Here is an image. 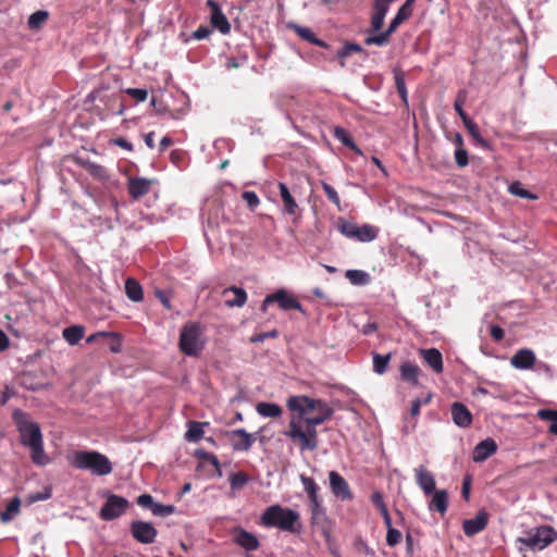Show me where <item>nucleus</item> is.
<instances>
[{
	"label": "nucleus",
	"instance_id": "nucleus-1",
	"mask_svg": "<svg viewBox=\"0 0 557 557\" xmlns=\"http://www.w3.org/2000/svg\"><path fill=\"white\" fill-rule=\"evenodd\" d=\"M12 418L20 433L21 444L30 450L32 461L38 466H46L49 462V457L44 449L40 425L21 409H15Z\"/></svg>",
	"mask_w": 557,
	"mask_h": 557
},
{
	"label": "nucleus",
	"instance_id": "nucleus-2",
	"mask_svg": "<svg viewBox=\"0 0 557 557\" xmlns=\"http://www.w3.org/2000/svg\"><path fill=\"white\" fill-rule=\"evenodd\" d=\"M283 434L298 447L301 453L315 450L319 446L317 426L311 423L309 418L290 414L288 426Z\"/></svg>",
	"mask_w": 557,
	"mask_h": 557
},
{
	"label": "nucleus",
	"instance_id": "nucleus-3",
	"mask_svg": "<svg viewBox=\"0 0 557 557\" xmlns=\"http://www.w3.org/2000/svg\"><path fill=\"white\" fill-rule=\"evenodd\" d=\"M260 523L264 528H276L292 534H300L302 531L300 513L278 504L271 505L264 509L260 517Z\"/></svg>",
	"mask_w": 557,
	"mask_h": 557
},
{
	"label": "nucleus",
	"instance_id": "nucleus-4",
	"mask_svg": "<svg viewBox=\"0 0 557 557\" xmlns=\"http://www.w3.org/2000/svg\"><path fill=\"white\" fill-rule=\"evenodd\" d=\"M71 462L76 469L88 470L94 475H108L112 472L109 458L96 450H78Z\"/></svg>",
	"mask_w": 557,
	"mask_h": 557
},
{
	"label": "nucleus",
	"instance_id": "nucleus-5",
	"mask_svg": "<svg viewBox=\"0 0 557 557\" xmlns=\"http://www.w3.org/2000/svg\"><path fill=\"white\" fill-rule=\"evenodd\" d=\"M206 339L197 322L184 324L180 334L178 347L188 357H198L205 348Z\"/></svg>",
	"mask_w": 557,
	"mask_h": 557
},
{
	"label": "nucleus",
	"instance_id": "nucleus-6",
	"mask_svg": "<svg viewBox=\"0 0 557 557\" xmlns=\"http://www.w3.org/2000/svg\"><path fill=\"white\" fill-rule=\"evenodd\" d=\"M557 540V532L549 525H541L524 532L517 541L531 550H542Z\"/></svg>",
	"mask_w": 557,
	"mask_h": 557
},
{
	"label": "nucleus",
	"instance_id": "nucleus-7",
	"mask_svg": "<svg viewBox=\"0 0 557 557\" xmlns=\"http://www.w3.org/2000/svg\"><path fill=\"white\" fill-rule=\"evenodd\" d=\"M338 230L347 238L356 239L361 243H369L377 237V230L370 224L358 226L348 221H341Z\"/></svg>",
	"mask_w": 557,
	"mask_h": 557
},
{
	"label": "nucleus",
	"instance_id": "nucleus-8",
	"mask_svg": "<svg viewBox=\"0 0 557 557\" xmlns=\"http://www.w3.org/2000/svg\"><path fill=\"white\" fill-rule=\"evenodd\" d=\"M323 400L310 398L305 395L290 396L286 406L292 416H301V418H310V411H317Z\"/></svg>",
	"mask_w": 557,
	"mask_h": 557
},
{
	"label": "nucleus",
	"instance_id": "nucleus-9",
	"mask_svg": "<svg viewBox=\"0 0 557 557\" xmlns=\"http://www.w3.org/2000/svg\"><path fill=\"white\" fill-rule=\"evenodd\" d=\"M129 503L126 498L115 494H108L107 502L100 509V518L104 521H111L121 517L127 509Z\"/></svg>",
	"mask_w": 557,
	"mask_h": 557
},
{
	"label": "nucleus",
	"instance_id": "nucleus-10",
	"mask_svg": "<svg viewBox=\"0 0 557 557\" xmlns=\"http://www.w3.org/2000/svg\"><path fill=\"white\" fill-rule=\"evenodd\" d=\"M131 533L137 542L143 544L153 543L158 535V531L152 523L139 520L132 522Z\"/></svg>",
	"mask_w": 557,
	"mask_h": 557
},
{
	"label": "nucleus",
	"instance_id": "nucleus-11",
	"mask_svg": "<svg viewBox=\"0 0 557 557\" xmlns=\"http://www.w3.org/2000/svg\"><path fill=\"white\" fill-rule=\"evenodd\" d=\"M267 302H277L278 307L285 311L294 309L304 312V308L297 298L285 289H278L268 295Z\"/></svg>",
	"mask_w": 557,
	"mask_h": 557
},
{
	"label": "nucleus",
	"instance_id": "nucleus-12",
	"mask_svg": "<svg viewBox=\"0 0 557 557\" xmlns=\"http://www.w3.org/2000/svg\"><path fill=\"white\" fill-rule=\"evenodd\" d=\"M207 5L211 11L210 22L212 26L219 29L223 35L228 34L231 32V24L222 12L219 3L214 0H208Z\"/></svg>",
	"mask_w": 557,
	"mask_h": 557
},
{
	"label": "nucleus",
	"instance_id": "nucleus-13",
	"mask_svg": "<svg viewBox=\"0 0 557 557\" xmlns=\"http://www.w3.org/2000/svg\"><path fill=\"white\" fill-rule=\"evenodd\" d=\"M330 487L332 493L343 500L351 499L352 494L346 480L336 471L329 473Z\"/></svg>",
	"mask_w": 557,
	"mask_h": 557
},
{
	"label": "nucleus",
	"instance_id": "nucleus-14",
	"mask_svg": "<svg viewBox=\"0 0 557 557\" xmlns=\"http://www.w3.org/2000/svg\"><path fill=\"white\" fill-rule=\"evenodd\" d=\"M536 362V356L530 348H522L510 358V364L518 370H529Z\"/></svg>",
	"mask_w": 557,
	"mask_h": 557
},
{
	"label": "nucleus",
	"instance_id": "nucleus-15",
	"mask_svg": "<svg viewBox=\"0 0 557 557\" xmlns=\"http://www.w3.org/2000/svg\"><path fill=\"white\" fill-rule=\"evenodd\" d=\"M416 482L425 495L435 492V478L424 466H420L414 470Z\"/></svg>",
	"mask_w": 557,
	"mask_h": 557
},
{
	"label": "nucleus",
	"instance_id": "nucleus-16",
	"mask_svg": "<svg viewBox=\"0 0 557 557\" xmlns=\"http://www.w3.org/2000/svg\"><path fill=\"white\" fill-rule=\"evenodd\" d=\"M497 450L496 442L487 437L475 445L472 451V459L475 462H482L495 454Z\"/></svg>",
	"mask_w": 557,
	"mask_h": 557
},
{
	"label": "nucleus",
	"instance_id": "nucleus-17",
	"mask_svg": "<svg viewBox=\"0 0 557 557\" xmlns=\"http://www.w3.org/2000/svg\"><path fill=\"white\" fill-rule=\"evenodd\" d=\"M280 196L283 201L284 212L295 219L299 218L300 210L288 187L284 183L278 184Z\"/></svg>",
	"mask_w": 557,
	"mask_h": 557
},
{
	"label": "nucleus",
	"instance_id": "nucleus-18",
	"mask_svg": "<svg viewBox=\"0 0 557 557\" xmlns=\"http://www.w3.org/2000/svg\"><path fill=\"white\" fill-rule=\"evenodd\" d=\"M487 513L479 512L474 518L463 521L462 529L467 536H473L483 531L487 525Z\"/></svg>",
	"mask_w": 557,
	"mask_h": 557
},
{
	"label": "nucleus",
	"instance_id": "nucleus-19",
	"mask_svg": "<svg viewBox=\"0 0 557 557\" xmlns=\"http://www.w3.org/2000/svg\"><path fill=\"white\" fill-rule=\"evenodd\" d=\"M152 183H154V180H148L140 176H129L128 191L134 199H138L149 191Z\"/></svg>",
	"mask_w": 557,
	"mask_h": 557
},
{
	"label": "nucleus",
	"instance_id": "nucleus-20",
	"mask_svg": "<svg viewBox=\"0 0 557 557\" xmlns=\"http://www.w3.org/2000/svg\"><path fill=\"white\" fill-rule=\"evenodd\" d=\"M451 418L454 423L460 428H468L472 423L471 411L458 401L451 405Z\"/></svg>",
	"mask_w": 557,
	"mask_h": 557
},
{
	"label": "nucleus",
	"instance_id": "nucleus-21",
	"mask_svg": "<svg viewBox=\"0 0 557 557\" xmlns=\"http://www.w3.org/2000/svg\"><path fill=\"white\" fill-rule=\"evenodd\" d=\"M420 356L424 360V362L435 372V373H442L443 372V357L438 349L436 348H429V349H421Z\"/></svg>",
	"mask_w": 557,
	"mask_h": 557
},
{
	"label": "nucleus",
	"instance_id": "nucleus-22",
	"mask_svg": "<svg viewBox=\"0 0 557 557\" xmlns=\"http://www.w3.org/2000/svg\"><path fill=\"white\" fill-rule=\"evenodd\" d=\"M234 540L240 547L245 548L246 550L252 552L258 549L260 546L257 536L244 529H238L235 531Z\"/></svg>",
	"mask_w": 557,
	"mask_h": 557
},
{
	"label": "nucleus",
	"instance_id": "nucleus-23",
	"mask_svg": "<svg viewBox=\"0 0 557 557\" xmlns=\"http://www.w3.org/2000/svg\"><path fill=\"white\" fill-rule=\"evenodd\" d=\"M289 28L292 30H294L301 39H304L312 45H315L321 48L329 47V45L325 41L319 39L309 27H305V26H300L298 24L292 23V24H289Z\"/></svg>",
	"mask_w": 557,
	"mask_h": 557
},
{
	"label": "nucleus",
	"instance_id": "nucleus-24",
	"mask_svg": "<svg viewBox=\"0 0 557 557\" xmlns=\"http://www.w3.org/2000/svg\"><path fill=\"white\" fill-rule=\"evenodd\" d=\"M420 373V368L410 361L404 362L400 366L401 380L412 385H418Z\"/></svg>",
	"mask_w": 557,
	"mask_h": 557
},
{
	"label": "nucleus",
	"instance_id": "nucleus-25",
	"mask_svg": "<svg viewBox=\"0 0 557 557\" xmlns=\"http://www.w3.org/2000/svg\"><path fill=\"white\" fill-rule=\"evenodd\" d=\"M433 497L429 503L430 510H436L441 515H444L448 508V494L445 490H440L432 493Z\"/></svg>",
	"mask_w": 557,
	"mask_h": 557
},
{
	"label": "nucleus",
	"instance_id": "nucleus-26",
	"mask_svg": "<svg viewBox=\"0 0 557 557\" xmlns=\"http://www.w3.org/2000/svg\"><path fill=\"white\" fill-rule=\"evenodd\" d=\"M233 436H239L240 441L233 443L234 450L247 451L252 446L255 438L245 429H236L231 432Z\"/></svg>",
	"mask_w": 557,
	"mask_h": 557
},
{
	"label": "nucleus",
	"instance_id": "nucleus-27",
	"mask_svg": "<svg viewBox=\"0 0 557 557\" xmlns=\"http://www.w3.org/2000/svg\"><path fill=\"white\" fill-rule=\"evenodd\" d=\"M233 293L234 298L233 299H226L225 305L228 308H240L243 307L247 301V293L244 288L237 287V286H230L223 290V295H226L227 293Z\"/></svg>",
	"mask_w": 557,
	"mask_h": 557
},
{
	"label": "nucleus",
	"instance_id": "nucleus-28",
	"mask_svg": "<svg viewBox=\"0 0 557 557\" xmlns=\"http://www.w3.org/2000/svg\"><path fill=\"white\" fill-rule=\"evenodd\" d=\"M256 411L259 416L264 418H281L283 409L280 405L274 403L260 401L256 405Z\"/></svg>",
	"mask_w": 557,
	"mask_h": 557
},
{
	"label": "nucleus",
	"instance_id": "nucleus-29",
	"mask_svg": "<svg viewBox=\"0 0 557 557\" xmlns=\"http://www.w3.org/2000/svg\"><path fill=\"white\" fill-rule=\"evenodd\" d=\"M208 423L198 422V421H189L187 423V431L185 433V440L189 443H196L203 437L205 431L203 426Z\"/></svg>",
	"mask_w": 557,
	"mask_h": 557
},
{
	"label": "nucleus",
	"instance_id": "nucleus-30",
	"mask_svg": "<svg viewBox=\"0 0 557 557\" xmlns=\"http://www.w3.org/2000/svg\"><path fill=\"white\" fill-rule=\"evenodd\" d=\"M125 293L128 299L135 302L141 301L144 298L141 285L132 277H128L125 282Z\"/></svg>",
	"mask_w": 557,
	"mask_h": 557
},
{
	"label": "nucleus",
	"instance_id": "nucleus-31",
	"mask_svg": "<svg viewBox=\"0 0 557 557\" xmlns=\"http://www.w3.org/2000/svg\"><path fill=\"white\" fill-rule=\"evenodd\" d=\"M333 413V408L330 407L325 401H322L321 405L318 407L315 414L310 417L309 420L311 421V423L318 426L325 422L326 420L331 419Z\"/></svg>",
	"mask_w": 557,
	"mask_h": 557
},
{
	"label": "nucleus",
	"instance_id": "nucleus-32",
	"mask_svg": "<svg viewBox=\"0 0 557 557\" xmlns=\"http://www.w3.org/2000/svg\"><path fill=\"white\" fill-rule=\"evenodd\" d=\"M333 135L334 137L341 141L345 147L349 148L350 150H354L356 152H359L360 153V150L358 149V147L356 146L351 135L349 134L348 131H346L345 128L341 127V126H336L333 131Z\"/></svg>",
	"mask_w": 557,
	"mask_h": 557
},
{
	"label": "nucleus",
	"instance_id": "nucleus-33",
	"mask_svg": "<svg viewBox=\"0 0 557 557\" xmlns=\"http://www.w3.org/2000/svg\"><path fill=\"white\" fill-rule=\"evenodd\" d=\"M345 277L356 286H363L370 283L369 273L362 270H347Z\"/></svg>",
	"mask_w": 557,
	"mask_h": 557
},
{
	"label": "nucleus",
	"instance_id": "nucleus-34",
	"mask_svg": "<svg viewBox=\"0 0 557 557\" xmlns=\"http://www.w3.org/2000/svg\"><path fill=\"white\" fill-rule=\"evenodd\" d=\"M21 499L15 496L8 504L7 508L1 512L0 520L3 523L10 522L14 516L20 512Z\"/></svg>",
	"mask_w": 557,
	"mask_h": 557
},
{
	"label": "nucleus",
	"instance_id": "nucleus-35",
	"mask_svg": "<svg viewBox=\"0 0 557 557\" xmlns=\"http://www.w3.org/2000/svg\"><path fill=\"white\" fill-rule=\"evenodd\" d=\"M84 336V327L72 325L63 330V337L70 345H76Z\"/></svg>",
	"mask_w": 557,
	"mask_h": 557
},
{
	"label": "nucleus",
	"instance_id": "nucleus-36",
	"mask_svg": "<svg viewBox=\"0 0 557 557\" xmlns=\"http://www.w3.org/2000/svg\"><path fill=\"white\" fill-rule=\"evenodd\" d=\"M508 190L513 196H517V197H520V198H523V199L536 200L539 198L537 195H535V194L529 191L528 189H525L523 187L522 183H520L519 181H515V182L510 183L508 185Z\"/></svg>",
	"mask_w": 557,
	"mask_h": 557
},
{
	"label": "nucleus",
	"instance_id": "nucleus-37",
	"mask_svg": "<svg viewBox=\"0 0 557 557\" xmlns=\"http://www.w3.org/2000/svg\"><path fill=\"white\" fill-rule=\"evenodd\" d=\"M49 18V12L39 10L30 14L28 17V27L30 29H39L41 26L48 21Z\"/></svg>",
	"mask_w": 557,
	"mask_h": 557
},
{
	"label": "nucleus",
	"instance_id": "nucleus-38",
	"mask_svg": "<svg viewBox=\"0 0 557 557\" xmlns=\"http://www.w3.org/2000/svg\"><path fill=\"white\" fill-rule=\"evenodd\" d=\"M411 12V9H407V7H400L395 17L389 23L387 29L393 34L401 23L409 18Z\"/></svg>",
	"mask_w": 557,
	"mask_h": 557
},
{
	"label": "nucleus",
	"instance_id": "nucleus-39",
	"mask_svg": "<svg viewBox=\"0 0 557 557\" xmlns=\"http://www.w3.org/2000/svg\"><path fill=\"white\" fill-rule=\"evenodd\" d=\"M391 360V354L380 355L373 354V370L375 373L382 375L386 372L387 366Z\"/></svg>",
	"mask_w": 557,
	"mask_h": 557
},
{
	"label": "nucleus",
	"instance_id": "nucleus-40",
	"mask_svg": "<svg viewBox=\"0 0 557 557\" xmlns=\"http://www.w3.org/2000/svg\"><path fill=\"white\" fill-rule=\"evenodd\" d=\"M467 97H468L467 90L460 89L458 91V94H457V97H456V100H455V103H454V109L457 112V114L460 116L462 122H465L466 120L470 119L469 115L463 110V104L467 101Z\"/></svg>",
	"mask_w": 557,
	"mask_h": 557
},
{
	"label": "nucleus",
	"instance_id": "nucleus-41",
	"mask_svg": "<svg viewBox=\"0 0 557 557\" xmlns=\"http://www.w3.org/2000/svg\"><path fill=\"white\" fill-rule=\"evenodd\" d=\"M249 481L248 474H246L243 471L232 473L228 476V482L231 485L232 491H239L242 490Z\"/></svg>",
	"mask_w": 557,
	"mask_h": 557
},
{
	"label": "nucleus",
	"instance_id": "nucleus-42",
	"mask_svg": "<svg viewBox=\"0 0 557 557\" xmlns=\"http://www.w3.org/2000/svg\"><path fill=\"white\" fill-rule=\"evenodd\" d=\"M300 481L308 494L309 502H315L318 498V485L312 478L300 475Z\"/></svg>",
	"mask_w": 557,
	"mask_h": 557
},
{
	"label": "nucleus",
	"instance_id": "nucleus-43",
	"mask_svg": "<svg viewBox=\"0 0 557 557\" xmlns=\"http://www.w3.org/2000/svg\"><path fill=\"white\" fill-rule=\"evenodd\" d=\"M363 49L361 46L355 42H347L344 47L337 51L336 57L342 60V65L344 66V60L349 57L351 53L362 52Z\"/></svg>",
	"mask_w": 557,
	"mask_h": 557
},
{
	"label": "nucleus",
	"instance_id": "nucleus-44",
	"mask_svg": "<svg viewBox=\"0 0 557 557\" xmlns=\"http://www.w3.org/2000/svg\"><path fill=\"white\" fill-rule=\"evenodd\" d=\"M465 127L471 137L480 145L485 146L486 141L481 137L480 127L471 119L463 122Z\"/></svg>",
	"mask_w": 557,
	"mask_h": 557
},
{
	"label": "nucleus",
	"instance_id": "nucleus-45",
	"mask_svg": "<svg viewBox=\"0 0 557 557\" xmlns=\"http://www.w3.org/2000/svg\"><path fill=\"white\" fill-rule=\"evenodd\" d=\"M391 35H392V33L388 29H386L385 32H383L379 35L368 36L364 39V44L367 46H371V45L385 46L386 44H388Z\"/></svg>",
	"mask_w": 557,
	"mask_h": 557
},
{
	"label": "nucleus",
	"instance_id": "nucleus-46",
	"mask_svg": "<svg viewBox=\"0 0 557 557\" xmlns=\"http://www.w3.org/2000/svg\"><path fill=\"white\" fill-rule=\"evenodd\" d=\"M310 509L312 524L319 523L322 519H324L325 512L319 499L315 502H310Z\"/></svg>",
	"mask_w": 557,
	"mask_h": 557
},
{
	"label": "nucleus",
	"instance_id": "nucleus-47",
	"mask_svg": "<svg viewBox=\"0 0 557 557\" xmlns=\"http://www.w3.org/2000/svg\"><path fill=\"white\" fill-rule=\"evenodd\" d=\"M52 495V488L50 486H45L41 492L32 493L27 496L28 504H34L40 500H47Z\"/></svg>",
	"mask_w": 557,
	"mask_h": 557
},
{
	"label": "nucleus",
	"instance_id": "nucleus-48",
	"mask_svg": "<svg viewBox=\"0 0 557 557\" xmlns=\"http://www.w3.org/2000/svg\"><path fill=\"white\" fill-rule=\"evenodd\" d=\"M242 198L246 201L248 208L250 210H255L259 203H260V200H259V197L257 196V194L252 190H245L243 194H242Z\"/></svg>",
	"mask_w": 557,
	"mask_h": 557
},
{
	"label": "nucleus",
	"instance_id": "nucleus-49",
	"mask_svg": "<svg viewBox=\"0 0 557 557\" xmlns=\"http://www.w3.org/2000/svg\"><path fill=\"white\" fill-rule=\"evenodd\" d=\"M175 511V507L173 505H163L157 503L152 507V513L158 517H166L172 515Z\"/></svg>",
	"mask_w": 557,
	"mask_h": 557
},
{
	"label": "nucleus",
	"instance_id": "nucleus-50",
	"mask_svg": "<svg viewBox=\"0 0 557 557\" xmlns=\"http://www.w3.org/2000/svg\"><path fill=\"white\" fill-rule=\"evenodd\" d=\"M401 541V533L397 529L389 527L386 534V543L389 546H396Z\"/></svg>",
	"mask_w": 557,
	"mask_h": 557
},
{
	"label": "nucleus",
	"instance_id": "nucleus-51",
	"mask_svg": "<svg viewBox=\"0 0 557 557\" xmlns=\"http://www.w3.org/2000/svg\"><path fill=\"white\" fill-rule=\"evenodd\" d=\"M125 92L138 102H144L148 98V91L141 88H127Z\"/></svg>",
	"mask_w": 557,
	"mask_h": 557
},
{
	"label": "nucleus",
	"instance_id": "nucleus-52",
	"mask_svg": "<svg viewBox=\"0 0 557 557\" xmlns=\"http://www.w3.org/2000/svg\"><path fill=\"white\" fill-rule=\"evenodd\" d=\"M395 84H396V88H397V91H398V95L400 96V98L407 102V96H408V92H407V88H406V84H405V79L403 77L401 74H396L395 75Z\"/></svg>",
	"mask_w": 557,
	"mask_h": 557
},
{
	"label": "nucleus",
	"instance_id": "nucleus-53",
	"mask_svg": "<svg viewBox=\"0 0 557 557\" xmlns=\"http://www.w3.org/2000/svg\"><path fill=\"white\" fill-rule=\"evenodd\" d=\"M537 417L545 421H553L557 423V410L541 409L537 411Z\"/></svg>",
	"mask_w": 557,
	"mask_h": 557
},
{
	"label": "nucleus",
	"instance_id": "nucleus-54",
	"mask_svg": "<svg viewBox=\"0 0 557 557\" xmlns=\"http://www.w3.org/2000/svg\"><path fill=\"white\" fill-rule=\"evenodd\" d=\"M277 335H278V332L276 330H272V331L260 333V334L252 336L250 338V342L251 343H262L267 338H275V337H277Z\"/></svg>",
	"mask_w": 557,
	"mask_h": 557
},
{
	"label": "nucleus",
	"instance_id": "nucleus-55",
	"mask_svg": "<svg viewBox=\"0 0 557 557\" xmlns=\"http://www.w3.org/2000/svg\"><path fill=\"white\" fill-rule=\"evenodd\" d=\"M137 504L144 508H149L152 511V507L157 504L149 494H143L138 496Z\"/></svg>",
	"mask_w": 557,
	"mask_h": 557
},
{
	"label": "nucleus",
	"instance_id": "nucleus-56",
	"mask_svg": "<svg viewBox=\"0 0 557 557\" xmlns=\"http://www.w3.org/2000/svg\"><path fill=\"white\" fill-rule=\"evenodd\" d=\"M389 4L383 0H374L373 12L380 15H386Z\"/></svg>",
	"mask_w": 557,
	"mask_h": 557
},
{
	"label": "nucleus",
	"instance_id": "nucleus-57",
	"mask_svg": "<svg viewBox=\"0 0 557 557\" xmlns=\"http://www.w3.org/2000/svg\"><path fill=\"white\" fill-rule=\"evenodd\" d=\"M384 18L385 16L384 15H380V14H376V13H372V16H371V27H372V30L373 32H377L382 28L383 24H384Z\"/></svg>",
	"mask_w": 557,
	"mask_h": 557
},
{
	"label": "nucleus",
	"instance_id": "nucleus-58",
	"mask_svg": "<svg viewBox=\"0 0 557 557\" xmlns=\"http://www.w3.org/2000/svg\"><path fill=\"white\" fill-rule=\"evenodd\" d=\"M455 159L459 166H465L468 164V152L465 149L459 148L455 152Z\"/></svg>",
	"mask_w": 557,
	"mask_h": 557
},
{
	"label": "nucleus",
	"instance_id": "nucleus-59",
	"mask_svg": "<svg viewBox=\"0 0 557 557\" xmlns=\"http://www.w3.org/2000/svg\"><path fill=\"white\" fill-rule=\"evenodd\" d=\"M156 295H157V297L159 298V300L161 301V304L163 305L164 308L171 309V295H170V293H168L165 290L158 289L156 292Z\"/></svg>",
	"mask_w": 557,
	"mask_h": 557
},
{
	"label": "nucleus",
	"instance_id": "nucleus-60",
	"mask_svg": "<svg viewBox=\"0 0 557 557\" xmlns=\"http://www.w3.org/2000/svg\"><path fill=\"white\" fill-rule=\"evenodd\" d=\"M372 503L380 509V511H385L387 509L383 496L380 492H374L371 496Z\"/></svg>",
	"mask_w": 557,
	"mask_h": 557
},
{
	"label": "nucleus",
	"instance_id": "nucleus-61",
	"mask_svg": "<svg viewBox=\"0 0 557 557\" xmlns=\"http://www.w3.org/2000/svg\"><path fill=\"white\" fill-rule=\"evenodd\" d=\"M211 34V29L207 26H199L193 34V37L197 40H202Z\"/></svg>",
	"mask_w": 557,
	"mask_h": 557
},
{
	"label": "nucleus",
	"instance_id": "nucleus-62",
	"mask_svg": "<svg viewBox=\"0 0 557 557\" xmlns=\"http://www.w3.org/2000/svg\"><path fill=\"white\" fill-rule=\"evenodd\" d=\"M490 333H491V336L496 342H500L504 338V336H505L504 330L500 326H498V325H492L491 330H490Z\"/></svg>",
	"mask_w": 557,
	"mask_h": 557
},
{
	"label": "nucleus",
	"instance_id": "nucleus-63",
	"mask_svg": "<svg viewBox=\"0 0 557 557\" xmlns=\"http://www.w3.org/2000/svg\"><path fill=\"white\" fill-rule=\"evenodd\" d=\"M201 456L205 460L209 461L215 469H220V461L218 457L211 453H202Z\"/></svg>",
	"mask_w": 557,
	"mask_h": 557
},
{
	"label": "nucleus",
	"instance_id": "nucleus-64",
	"mask_svg": "<svg viewBox=\"0 0 557 557\" xmlns=\"http://www.w3.org/2000/svg\"><path fill=\"white\" fill-rule=\"evenodd\" d=\"M10 346L9 336L0 329V352L7 350Z\"/></svg>",
	"mask_w": 557,
	"mask_h": 557
}]
</instances>
